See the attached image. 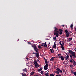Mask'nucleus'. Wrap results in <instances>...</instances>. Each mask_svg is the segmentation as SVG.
<instances>
[{"label":"nucleus","mask_w":76,"mask_h":76,"mask_svg":"<svg viewBox=\"0 0 76 76\" xmlns=\"http://www.w3.org/2000/svg\"><path fill=\"white\" fill-rule=\"evenodd\" d=\"M69 41H72V38H69Z\"/></svg>","instance_id":"obj_34"},{"label":"nucleus","mask_w":76,"mask_h":76,"mask_svg":"<svg viewBox=\"0 0 76 76\" xmlns=\"http://www.w3.org/2000/svg\"><path fill=\"white\" fill-rule=\"evenodd\" d=\"M57 54H58V53H57Z\"/></svg>","instance_id":"obj_58"},{"label":"nucleus","mask_w":76,"mask_h":76,"mask_svg":"<svg viewBox=\"0 0 76 76\" xmlns=\"http://www.w3.org/2000/svg\"><path fill=\"white\" fill-rule=\"evenodd\" d=\"M69 61L70 62V63H73V61L74 62V61H74V60L72 58H71L70 59Z\"/></svg>","instance_id":"obj_9"},{"label":"nucleus","mask_w":76,"mask_h":76,"mask_svg":"<svg viewBox=\"0 0 76 76\" xmlns=\"http://www.w3.org/2000/svg\"><path fill=\"white\" fill-rule=\"evenodd\" d=\"M70 45H72V44H71Z\"/></svg>","instance_id":"obj_62"},{"label":"nucleus","mask_w":76,"mask_h":76,"mask_svg":"<svg viewBox=\"0 0 76 76\" xmlns=\"http://www.w3.org/2000/svg\"><path fill=\"white\" fill-rule=\"evenodd\" d=\"M48 64H47L45 65V66L46 67L48 68Z\"/></svg>","instance_id":"obj_32"},{"label":"nucleus","mask_w":76,"mask_h":76,"mask_svg":"<svg viewBox=\"0 0 76 76\" xmlns=\"http://www.w3.org/2000/svg\"><path fill=\"white\" fill-rule=\"evenodd\" d=\"M54 35H56L57 37H58V34L57 32H55L54 33Z\"/></svg>","instance_id":"obj_5"},{"label":"nucleus","mask_w":76,"mask_h":76,"mask_svg":"<svg viewBox=\"0 0 76 76\" xmlns=\"http://www.w3.org/2000/svg\"><path fill=\"white\" fill-rule=\"evenodd\" d=\"M28 44H30L31 45V42H28Z\"/></svg>","instance_id":"obj_44"},{"label":"nucleus","mask_w":76,"mask_h":76,"mask_svg":"<svg viewBox=\"0 0 76 76\" xmlns=\"http://www.w3.org/2000/svg\"><path fill=\"white\" fill-rule=\"evenodd\" d=\"M65 32L66 34L68 33V31L67 29L65 30Z\"/></svg>","instance_id":"obj_22"},{"label":"nucleus","mask_w":76,"mask_h":76,"mask_svg":"<svg viewBox=\"0 0 76 76\" xmlns=\"http://www.w3.org/2000/svg\"><path fill=\"white\" fill-rule=\"evenodd\" d=\"M74 50H75V51H76V48H75V49H74Z\"/></svg>","instance_id":"obj_47"},{"label":"nucleus","mask_w":76,"mask_h":76,"mask_svg":"<svg viewBox=\"0 0 76 76\" xmlns=\"http://www.w3.org/2000/svg\"><path fill=\"white\" fill-rule=\"evenodd\" d=\"M66 37H69V33H66Z\"/></svg>","instance_id":"obj_16"},{"label":"nucleus","mask_w":76,"mask_h":76,"mask_svg":"<svg viewBox=\"0 0 76 76\" xmlns=\"http://www.w3.org/2000/svg\"><path fill=\"white\" fill-rule=\"evenodd\" d=\"M69 56L68 55H66V58H67V59H68V58H69Z\"/></svg>","instance_id":"obj_35"},{"label":"nucleus","mask_w":76,"mask_h":76,"mask_svg":"<svg viewBox=\"0 0 76 76\" xmlns=\"http://www.w3.org/2000/svg\"><path fill=\"white\" fill-rule=\"evenodd\" d=\"M73 24H72L71 26H70V27L71 29H73Z\"/></svg>","instance_id":"obj_20"},{"label":"nucleus","mask_w":76,"mask_h":76,"mask_svg":"<svg viewBox=\"0 0 76 76\" xmlns=\"http://www.w3.org/2000/svg\"><path fill=\"white\" fill-rule=\"evenodd\" d=\"M62 42V45H64V42Z\"/></svg>","instance_id":"obj_52"},{"label":"nucleus","mask_w":76,"mask_h":76,"mask_svg":"<svg viewBox=\"0 0 76 76\" xmlns=\"http://www.w3.org/2000/svg\"><path fill=\"white\" fill-rule=\"evenodd\" d=\"M62 32H63V31H61L60 32L59 34L60 35H61V34H62Z\"/></svg>","instance_id":"obj_39"},{"label":"nucleus","mask_w":76,"mask_h":76,"mask_svg":"<svg viewBox=\"0 0 76 76\" xmlns=\"http://www.w3.org/2000/svg\"><path fill=\"white\" fill-rule=\"evenodd\" d=\"M66 55H67V53H66Z\"/></svg>","instance_id":"obj_60"},{"label":"nucleus","mask_w":76,"mask_h":76,"mask_svg":"<svg viewBox=\"0 0 76 76\" xmlns=\"http://www.w3.org/2000/svg\"><path fill=\"white\" fill-rule=\"evenodd\" d=\"M74 29H75V32H76V27L74 28Z\"/></svg>","instance_id":"obj_49"},{"label":"nucleus","mask_w":76,"mask_h":76,"mask_svg":"<svg viewBox=\"0 0 76 76\" xmlns=\"http://www.w3.org/2000/svg\"><path fill=\"white\" fill-rule=\"evenodd\" d=\"M44 69L45 70H47V67L44 66Z\"/></svg>","instance_id":"obj_18"},{"label":"nucleus","mask_w":76,"mask_h":76,"mask_svg":"<svg viewBox=\"0 0 76 76\" xmlns=\"http://www.w3.org/2000/svg\"><path fill=\"white\" fill-rule=\"evenodd\" d=\"M45 63L46 64H47V60H46L45 61Z\"/></svg>","instance_id":"obj_36"},{"label":"nucleus","mask_w":76,"mask_h":76,"mask_svg":"<svg viewBox=\"0 0 76 76\" xmlns=\"http://www.w3.org/2000/svg\"><path fill=\"white\" fill-rule=\"evenodd\" d=\"M34 74V72H32L31 73L30 75H33Z\"/></svg>","instance_id":"obj_26"},{"label":"nucleus","mask_w":76,"mask_h":76,"mask_svg":"<svg viewBox=\"0 0 76 76\" xmlns=\"http://www.w3.org/2000/svg\"><path fill=\"white\" fill-rule=\"evenodd\" d=\"M23 72H26L27 73H28V71H27V69H26V68H25L24 69H23Z\"/></svg>","instance_id":"obj_7"},{"label":"nucleus","mask_w":76,"mask_h":76,"mask_svg":"<svg viewBox=\"0 0 76 76\" xmlns=\"http://www.w3.org/2000/svg\"><path fill=\"white\" fill-rule=\"evenodd\" d=\"M37 66V67H40V65H38Z\"/></svg>","instance_id":"obj_48"},{"label":"nucleus","mask_w":76,"mask_h":76,"mask_svg":"<svg viewBox=\"0 0 76 76\" xmlns=\"http://www.w3.org/2000/svg\"><path fill=\"white\" fill-rule=\"evenodd\" d=\"M53 60H54V58L52 57L50 60V61H53Z\"/></svg>","instance_id":"obj_24"},{"label":"nucleus","mask_w":76,"mask_h":76,"mask_svg":"<svg viewBox=\"0 0 76 76\" xmlns=\"http://www.w3.org/2000/svg\"><path fill=\"white\" fill-rule=\"evenodd\" d=\"M49 73L48 72H47V73H46L45 75H46V76H48V75H49Z\"/></svg>","instance_id":"obj_28"},{"label":"nucleus","mask_w":76,"mask_h":76,"mask_svg":"<svg viewBox=\"0 0 76 76\" xmlns=\"http://www.w3.org/2000/svg\"><path fill=\"white\" fill-rule=\"evenodd\" d=\"M55 73H57V74H58L60 73V72H58V71H55Z\"/></svg>","instance_id":"obj_25"},{"label":"nucleus","mask_w":76,"mask_h":76,"mask_svg":"<svg viewBox=\"0 0 76 76\" xmlns=\"http://www.w3.org/2000/svg\"><path fill=\"white\" fill-rule=\"evenodd\" d=\"M61 48L62 49V50L63 51H64L65 49H64V47H63V45H61Z\"/></svg>","instance_id":"obj_4"},{"label":"nucleus","mask_w":76,"mask_h":76,"mask_svg":"<svg viewBox=\"0 0 76 76\" xmlns=\"http://www.w3.org/2000/svg\"><path fill=\"white\" fill-rule=\"evenodd\" d=\"M42 70V68H40L39 69H38V72H41Z\"/></svg>","instance_id":"obj_19"},{"label":"nucleus","mask_w":76,"mask_h":76,"mask_svg":"<svg viewBox=\"0 0 76 76\" xmlns=\"http://www.w3.org/2000/svg\"><path fill=\"white\" fill-rule=\"evenodd\" d=\"M73 66H76V62H75V61H74V62H73Z\"/></svg>","instance_id":"obj_17"},{"label":"nucleus","mask_w":76,"mask_h":76,"mask_svg":"<svg viewBox=\"0 0 76 76\" xmlns=\"http://www.w3.org/2000/svg\"><path fill=\"white\" fill-rule=\"evenodd\" d=\"M66 60H67V61H69V60H68V59L67 58H66Z\"/></svg>","instance_id":"obj_46"},{"label":"nucleus","mask_w":76,"mask_h":76,"mask_svg":"<svg viewBox=\"0 0 76 76\" xmlns=\"http://www.w3.org/2000/svg\"><path fill=\"white\" fill-rule=\"evenodd\" d=\"M19 41V39H18V41Z\"/></svg>","instance_id":"obj_57"},{"label":"nucleus","mask_w":76,"mask_h":76,"mask_svg":"<svg viewBox=\"0 0 76 76\" xmlns=\"http://www.w3.org/2000/svg\"><path fill=\"white\" fill-rule=\"evenodd\" d=\"M71 71L72 73H73V70H71Z\"/></svg>","instance_id":"obj_45"},{"label":"nucleus","mask_w":76,"mask_h":76,"mask_svg":"<svg viewBox=\"0 0 76 76\" xmlns=\"http://www.w3.org/2000/svg\"><path fill=\"white\" fill-rule=\"evenodd\" d=\"M58 56H59V58H61V54H60V53L58 54Z\"/></svg>","instance_id":"obj_14"},{"label":"nucleus","mask_w":76,"mask_h":76,"mask_svg":"<svg viewBox=\"0 0 76 76\" xmlns=\"http://www.w3.org/2000/svg\"><path fill=\"white\" fill-rule=\"evenodd\" d=\"M46 40H49L48 39H46Z\"/></svg>","instance_id":"obj_51"},{"label":"nucleus","mask_w":76,"mask_h":76,"mask_svg":"<svg viewBox=\"0 0 76 76\" xmlns=\"http://www.w3.org/2000/svg\"><path fill=\"white\" fill-rule=\"evenodd\" d=\"M48 76H49V75H48Z\"/></svg>","instance_id":"obj_63"},{"label":"nucleus","mask_w":76,"mask_h":76,"mask_svg":"<svg viewBox=\"0 0 76 76\" xmlns=\"http://www.w3.org/2000/svg\"><path fill=\"white\" fill-rule=\"evenodd\" d=\"M61 42H62L61 41H60L59 44H60V45H63V44H62L61 43Z\"/></svg>","instance_id":"obj_29"},{"label":"nucleus","mask_w":76,"mask_h":76,"mask_svg":"<svg viewBox=\"0 0 76 76\" xmlns=\"http://www.w3.org/2000/svg\"><path fill=\"white\" fill-rule=\"evenodd\" d=\"M44 60H47V59H45V58H44Z\"/></svg>","instance_id":"obj_53"},{"label":"nucleus","mask_w":76,"mask_h":76,"mask_svg":"<svg viewBox=\"0 0 76 76\" xmlns=\"http://www.w3.org/2000/svg\"><path fill=\"white\" fill-rule=\"evenodd\" d=\"M73 74H74V75L75 76H76V72H74L73 73Z\"/></svg>","instance_id":"obj_40"},{"label":"nucleus","mask_w":76,"mask_h":76,"mask_svg":"<svg viewBox=\"0 0 76 76\" xmlns=\"http://www.w3.org/2000/svg\"><path fill=\"white\" fill-rule=\"evenodd\" d=\"M32 47L34 48L35 51L36 52H38V50H39L37 48V45H32Z\"/></svg>","instance_id":"obj_1"},{"label":"nucleus","mask_w":76,"mask_h":76,"mask_svg":"<svg viewBox=\"0 0 76 76\" xmlns=\"http://www.w3.org/2000/svg\"><path fill=\"white\" fill-rule=\"evenodd\" d=\"M54 28L55 29L54 32H56V31H58V29L57 28L55 27H54Z\"/></svg>","instance_id":"obj_11"},{"label":"nucleus","mask_w":76,"mask_h":76,"mask_svg":"<svg viewBox=\"0 0 76 76\" xmlns=\"http://www.w3.org/2000/svg\"><path fill=\"white\" fill-rule=\"evenodd\" d=\"M63 71L62 70H60H60H59V72H60V73H63Z\"/></svg>","instance_id":"obj_38"},{"label":"nucleus","mask_w":76,"mask_h":76,"mask_svg":"<svg viewBox=\"0 0 76 76\" xmlns=\"http://www.w3.org/2000/svg\"><path fill=\"white\" fill-rule=\"evenodd\" d=\"M22 76H27V75H26V74L25 73H22Z\"/></svg>","instance_id":"obj_15"},{"label":"nucleus","mask_w":76,"mask_h":76,"mask_svg":"<svg viewBox=\"0 0 76 76\" xmlns=\"http://www.w3.org/2000/svg\"><path fill=\"white\" fill-rule=\"evenodd\" d=\"M34 64H35V67H36L37 66H38V64L37 63V61L35 60L34 62Z\"/></svg>","instance_id":"obj_3"},{"label":"nucleus","mask_w":76,"mask_h":76,"mask_svg":"<svg viewBox=\"0 0 76 76\" xmlns=\"http://www.w3.org/2000/svg\"><path fill=\"white\" fill-rule=\"evenodd\" d=\"M41 43V42H39V43Z\"/></svg>","instance_id":"obj_54"},{"label":"nucleus","mask_w":76,"mask_h":76,"mask_svg":"<svg viewBox=\"0 0 76 76\" xmlns=\"http://www.w3.org/2000/svg\"><path fill=\"white\" fill-rule=\"evenodd\" d=\"M56 76H61V75L60 74L58 75H56Z\"/></svg>","instance_id":"obj_43"},{"label":"nucleus","mask_w":76,"mask_h":76,"mask_svg":"<svg viewBox=\"0 0 76 76\" xmlns=\"http://www.w3.org/2000/svg\"><path fill=\"white\" fill-rule=\"evenodd\" d=\"M70 56L71 58H72V56H72V55H70Z\"/></svg>","instance_id":"obj_42"},{"label":"nucleus","mask_w":76,"mask_h":76,"mask_svg":"<svg viewBox=\"0 0 76 76\" xmlns=\"http://www.w3.org/2000/svg\"><path fill=\"white\" fill-rule=\"evenodd\" d=\"M62 26H63V27H64V25H62Z\"/></svg>","instance_id":"obj_50"},{"label":"nucleus","mask_w":76,"mask_h":76,"mask_svg":"<svg viewBox=\"0 0 76 76\" xmlns=\"http://www.w3.org/2000/svg\"><path fill=\"white\" fill-rule=\"evenodd\" d=\"M60 32L59 30V31H56V32L57 33H59V32Z\"/></svg>","instance_id":"obj_41"},{"label":"nucleus","mask_w":76,"mask_h":76,"mask_svg":"<svg viewBox=\"0 0 76 76\" xmlns=\"http://www.w3.org/2000/svg\"><path fill=\"white\" fill-rule=\"evenodd\" d=\"M53 39L54 40H56V37H53Z\"/></svg>","instance_id":"obj_37"},{"label":"nucleus","mask_w":76,"mask_h":76,"mask_svg":"<svg viewBox=\"0 0 76 76\" xmlns=\"http://www.w3.org/2000/svg\"><path fill=\"white\" fill-rule=\"evenodd\" d=\"M41 46H42V47H47V43H46V42H45V43H42V45H41Z\"/></svg>","instance_id":"obj_2"},{"label":"nucleus","mask_w":76,"mask_h":76,"mask_svg":"<svg viewBox=\"0 0 76 76\" xmlns=\"http://www.w3.org/2000/svg\"><path fill=\"white\" fill-rule=\"evenodd\" d=\"M38 48H41L42 47H41V46L39 45L38 46Z\"/></svg>","instance_id":"obj_31"},{"label":"nucleus","mask_w":76,"mask_h":76,"mask_svg":"<svg viewBox=\"0 0 76 76\" xmlns=\"http://www.w3.org/2000/svg\"><path fill=\"white\" fill-rule=\"evenodd\" d=\"M50 50L51 53H54V50H53V48H52V49H50Z\"/></svg>","instance_id":"obj_8"},{"label":"nucleus","mask_w":76,"mask_h":76,"mask_svg":"<svg viewBox=\"0 0 76 76\" xmlns=\"http://www.w3.org/2000/svg\"><path fill=\"white\" fill-rule=\"evenodd\" d=\"M50 76H54V75L53 74H50L49 75Z\"/></svg>","instance_id":"obj_23"},{"label":"nucleus","mask_w":76,"mask_h":76,"mask_svg":"<svg viewBox=\"0 0 76 76\" xmlns=\"http://www.w3.org/2000/svg\"><path fill=\"white\" fill-rule=\"evenodd\" d=\"M35 54V57H37V58H38L39 57V54Z\"/></svg>","instance_id":"obj_12"},{"label":"nucleus","mask_w":76,"mask_h":76,"mask_svg":"<svg viewBox=\"0 0 76 76\" xmlns=\"http://www.w3.org/2000/svg\"><path fill=\"white\" fill-rule=\"evenodd\" d=\"M38 52H36L37 53H35V52H33L32 54H39V53H38Z\"/></svg>","instance_id":"obj_10"},{"label":"nucleus","mask_w":76,"mask_h":76,"mask_svg":"<svg viewBox=\"0 0 76 76\" xmlns=\"http://www.w3.org/2000/svg\"><path fill=\"white\" fill-rule=\"evenodd\" d=\"M43 72H44L43 71H42L41 72V74H42V75H43Z\"/></svg>","instance_id":"obj_33"},{"label":"nucleus","mask_w":76,"mask_h":76,"mask_svg":"<svg viewBox=\"0 0 76 76\" xmlns=\"http://www.w3.org/2000/svg\"><path fill=\"white\" fill-rule=\"evenodd\" d=\"M38 59H39V58Z\"/></svg>","instance_id":"obj_61"},{"label":"nucleus","mask_w":76,"mask_h":76,"mask_svg":"<svg viewBox=\"0 0 76 76\" xmlns=\"http://www.w3.org/2000/svg\"><path fill=\"white\" fill-rule=\"evenodd\" d=\"M69 66L71 67V68H72L73 67V65H70Z\"/></svg>","instance_id":"obj_27"},{"label":"nucleus","mask_w":76,"mask_h":76,"mask_svg":"<svg viewBox=\"0 0 76 76\" xmlns=\"http://www.w3.org/2000/svg\"><path fill=\"white\" fill-rule=\"evenodd\" d=\"M61 58L62 60H64V58L63 57V56H61Z\"/></svg>","instance_id":"obj_13"},{"label":"nucleus","mask_w":76,"mask_h":76,"mask_svg":"<svg viewBox=\"0 0 76 76\" xmlns=\"http://www.w3.org/2000/svg\"><path fill=\"white\" fill-rule=\"evenodd\" d=\"M53 48H55V49L57 48V46H56V44L55 43H54V45L53 46Z\"/></svg>","instance_id":"obj_6"},{"label":"nucleus","mask_w":76,"mask_h":76,"mask_svg":"<svg viewBox=\"0 0 76 76\" xmlns=\"http://www.w3.org/2000/svg\"><path fill=\"white\" fill-rule=\"evenodd\" d=\"M59 30L60 32H63V30L60 29H59Z\"/></svg>","instance_id":"obj_30"},{"label":"nucleus","mask_w":76,"mask_h":76,"mask_svg":"<svg viewBox=\"0 0 76 76\" xmlns=\"http://www.w3.org/2000/svg\"><path fill=\"white\" fill-rule=\"evenodd\" d=\"M63 64H64V62L63 63Z\"/></svg>","instance_id":"obj_55"},{"label":"nucleus","mask_w":76,"mask_h":76,"mask_svg":"<svg viewBox=\"0 0 76 76\" xmlns=\"http://www.w3.org/2000/svg\"><path fill=\"white\" fill-rule=\"evenodd\" d=\"M47 63H48V62Z\"/></svg>","instance_id":"obj_59"},{"label":"nucleus","mask_w":76,"mask_h":76,"mask_svg":"<svg viewBox=\"0 0 76 76\" xmlns=\"http://www.w3.org/2000/svg\"><path fill=\"white\" fill-rule=\"evenodd\" d=\"M56 70H57V71H58V72H59L60 71V69L59 68H57L56 69Z\"/></svg>","instance_id":"obj_21"},{"label":"nucleus","mask_w":76,"mask_h":76,"mask_svg":"<svg viewBox=\"0 0 76 76\" xmlns=\"http://www.w3.org/2000/svg\"><path fill=\"white\" fill-rule=\"evenodd\" d=\"M37 61H39V60H38V59H37Z\"/></svg>","instance_id":"obj_56"}]
</instances>
